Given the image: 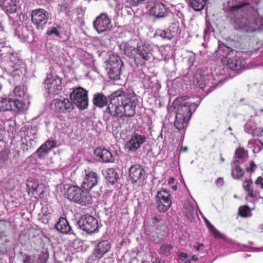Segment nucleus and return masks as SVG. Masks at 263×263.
I'll return each instance as SVG.
<instances>
[{
    "instance_id": "obj_1",
    "label": "nucleus",
    "mask_w": 263,
    "mask_h": 263,
    "mask_svg": "<svg viewBox=\"0 0 263 263\" xmlns=\"http://www.w3.org/2000/svg\"><path fill=\"white\" fill-rule=\"evenodd\" d=\"M253 8L249 2L241 3L229 7L230 24L235 31L242 34H247L253 33L259 28L263 21L261 17H258L253 21L244 15L245 11Z\"/></svg>"
},
{
    "instance_id": "obj_2",
    "label": "nucleus",
    "mask_w": 263,
    "mask_h": 263,
    "mask_svg": "<svg viewBox=\"0 0 263 263\" xmlns=\"http://www.w3.org/2000/svg\"><path fill=\"white\" fill-rule=\"evenodd\" d=\"M138 100L128 93L118 90L110 96L106 111L114 117H134Z\"/></svg>"
},
{
    "instance_id": "obj_3",
    "label": "nucleus",
    "mask_w": 263,
    "mask_h": 263,
    "mask_svg": "<svg viewBox=\"0 0 263 263\" xmlns=\"http://www.w3.org/2000/svg\"><path fill=\"white\" fill-rule=\"evenodd\" d=\"M183 98H178L174 101L175 105L177 104L176 110V117L174 125L179 130L185 128L193 113L197 107L196 104L185 102L183 104L180 103Z\"/></svg>"
},
{
    "instance_id": "obj_4",
    "label": "nucleus",
    "mask_w": 263,
    "mask_h": 263,
    "mask_svg": "<svg viewBox=\"0 0 263 263\" xmlns=\"http://www.w3.org/2000/svg\"><path fill=\"white\" fill-rule=\"evenodd\" d=\"M89 191L81 186L71 185L67 189V198L69 200L82 206L88 205L92 202V196Z\"/></svg>"
},
{
    "instance_id": "obj_5",
    "label": "nucleus",
    "mask_w": 263,
    "mask_h": 263,
    "mask_svg": "<svg viewBox=\"0 0 263 263\" xmlns=\"http://www.w3.org/2000/svg\"><path fill=\"white\" fill-rule=\"evenodd\" d=\"M69 97L73 104H75L80 110H83L88 107V92L84 88L81 87L73 88Z\"/></svg>"
},
{
    "instance_id": "obj_6",
    "label": "nucleus",
    "mask_w": 263,
    "mask_h": 263,
    "mask_svg": "<svg viewBox=\"0 0 263 263\" xmlns=\"http://www.w3.org/2000/svg\"><path fill=\"white\" fill-rule=\"evenodd\" d=\"M123 66V62L119 57L110 58L106 67L109 78L114 80H119Z\"/></svg>"
},
{
    "instance_id": "obj_7",
    "label": "nucleus",
    "mask_w": 263,
    "mask_h": 263,
    "mask_svg": "<svg viewBox=\"0 0 263 263\" xmlns=\"http://www.w3.org/2000/svg\"><path fill=\"white\" fill-rule=\"evenodd\" d=\"M62 79L57 76L47 74L45 80V88L49 95H58L62 90Z\"/></svg>"
},
{
    "instance_id": "obj_8",
    "label": "nucleus",
    "mask_w": 263,
    "mask_h": 263,
    "mask_svg": "<svg viewBox=\"0 0 263 263\" xmlns=\"http://www.w3.org/2000/svg\"><path fill=\"white\" fill-rule=\"evenodd\" d=\"M51 106L55 112L61 114L70 112L74 108L72 102L68 98L53 99Z\"/></svg>"
},
{
    "instance_id": "obj_9",
    "label": "nucleus",
    "mask_w": 263,
    "mask_h": 263,
    "mask_svg": "<svg viewBox=\"0 0 263 263\" xmlns=\"http://www.w3.org/2000/svg\"><path fill=\"white\" fill-rule=\"evenodd\" d=\"M224 50L226 53V58L227 59V65L230 69L233 70H238L240 69L244 64L242 60L237 56L231 58L230 55L233 54L235 51L233 50L229 47L222 46L219 47V50Z\"/></svg>"
},
{
    "instance_id": "obj_10",
    "label": "nucleus",
    "mask_w": 263,
    "mask_h": 263,
    "mask_svg": "<svg viewBox=\"0 0 263 263\" xmlns=\"http://www.w3.org/2000/svg\"><path fill=\"white\" fill-rule=\"evenodd\" d=\"M78 224L80 229L88 233H93L98 228L97 219L88 215L81 216L78 221Z\"/></svg>"
},
{
    "instance_id": "obj_11",
    "label": "nucleus",
    "mask_w": 263,
    "mask_h": 263,
    "mask_svg": "<svg viewBox=\"0 0 263 263\" xmlns=\"http://www.w3.org/2000/svg\"><path fill=\"white\" fill-rule=\"evenodd\" d=\"M49 19V13L43 9H38L32 11L31 20L38 30H43Z\"/></svg>"
},
{
    "instance_id": "obj_12",
    "label": "nucleus",
    "mask_w": 263,
    "mask_h": 263,
    "mask_svg": "<svg viewBox=\"0 0 263 263\" xmlns=\"http://www.w3.org/2000/svg\"><path fill=\"white\" fill-rule=\"evenodd\" d=\"M157 208L160 212L166 211L172 205L169 192L162 190L157 193L156 197Z\"/></svg>"
},
{
    "instance_id": "obj_13",
    "label": "nucleus",
    "mask_w": 263,
    "mask_h": 263,
    "mask_svg": "<svg viewBox=\"0 0 263 263\" xmlns=\"http://www.w3.org/2000/svg\"><path fill=\"white\" fill-rule=\"evenodd\" d=\"M94 29L99 34L110 30L112 25L111 20L106 13H102L93 22Z\"/></svg>"
},
{
    "instance_id": "obj_14",
    "label": "nucleus",
    "mask_w": 263,
    "mask_h": 263,
    "mask_svg": "<svg viewBox=\"0 0 263 263\" xmlns=\"http://www.w3.org/2000/svg\"><path fill=\"white\" fill-rule=\"evenodd\" d=\"M146 172L140 165L135 164L129 168V178L131 182L140 185L145 178Z\"/></svg>"
},
{
    "instance_id": "obj_15",
    "label": "nucleus",
    "mask_w": 263,
    "mask_h": 263,
    "mask_svg": "<svg viewBox=\"0 0 263 263\" xmlns=\"http://www.w3.org/2000/svg\"><path fill=\"white\" fill-rule=\"evenodd\" d=\"M84 178L81 187L84 189L91 190L98 184L99 176L98 174L89 167L84 171Z\"/></svg>"
},
{
    "instance_id": "obj_16",
    "label": "nucleus",
    "mask_w": 263,
    "mask_h": 263,
    "mask_svg": "<svg viewBox=\"0 0 263 263\" xmlns=\"http://www.w3.org/2000/svg\"><path fill=\"white\" fill-rule=\"evenodd\" d=\"M111 245L108 240H103L99 242L93 249L92 255L96 259L99 260L109 252Z\"/></svg>"
},
{
    "instance_id": "obj_17",
    "label": "nucleus",
    "mask_w": 263,
    "mask_h": 263,
    "mask_svg": "<svg viewBox=\"0 0 263 263\" xmlns=\"http://www.w3.org/2000/svg\"><path fill=\"white\" fill-rule=\"evenodd\" d=\"M168 12V9L165 5L160 2H156L149 10L151 15L156 18H160L167 16Z\"/></svg>"
},
{
    "instance_id": "obj_18",
    "label": "nucleus",
    "mask_w": 263,
    "mask_h": 263,
    "mask_svg": "<svg viewBox=\"0 0 263 263\" xmlns=\"http://www.w3.org/2000/svg\"><path fill=\"white\" fill-rule=\"evenodd\" d=\"M94 155L103 163H112L115 160L112 153L105 148L97 147L94 151Z\"/></svg>"
},
{
    "instance_id": "obj_19",
    "label": "nucleus",
    "mask_w": 263,
    "mask_h": 263,
    "mask_svg": "<svg viewBox=\"0 0 263 263\" xmlns=\"http://www.w3.org/2000/svg\"><path fill=\"white\" fill-rule=\"evenodd\" d=\"M210 81L209 76L202 69L197 70L194 76V84L200 88L206 86Z\"/></svg>"
},
{
    "instance_id": "obj_20",
    "label": "nucleus",
    "mask_w": 263,
    "mask_h": 263,
    "mask_svg": "<svg viewBox=\"0 0 263 263\" xmlns=\"http://www.w3.org/2000/svg\"><path fill=\"white\" fill-rule=\"evenodd\" d=\"M146 139L144 135H140L135 133L127 143V148L129 151L135 152L146 141Z\"/></svg>"
},
{
    "instance_id": "obj_21",
    "label": "nucleus",
    "mask_w": 263,
    "mask_h": 263,
    "mask_svg": "<svg viewBox=\"0 0 263 263\" xmlns=\"http://www.w3.org/2000/svg\"><path fill=\"white\" fill-rule=\"evenodd\" d=\"M56 142L54 140H48L36 150V154L40 159H44L49 152L56 147Z\"/></svg>"
},
{
    "instance_id": "obj_22",
    "label": "nucleus",
    "mask_w": 263,
    "mask_h": 263,
    "mask_svg": "<svg viewBox=\"0 0 263 263\" xmlns=\"http://www.w3.org/2000/svg\"><path fill=\"white\" fill-rule=\"evenodd\" d=\"M137 55L143 61H147L151 59L149 46L145 43H140L136 47V55Z\"/></svg>"
},
{
    "instance_id": "obj_23",
    "label": "nucleus",
    "mask_w": 263,
    "mask_h": 263,
    "mask_svg": "<svg viewBox=\"0 0 263 263\" xmlns=\"http://www.w3.org/2000/svg\"><path fill=\"white\" fill-rule=\"evenodd\" d=\"M120 48L127 57L130 58L135 57L136 48L133 45L132 41L122 43L120 45Z\"/></svg>"
},
{
    "instance_id": "obj_24",
    "label": "nucleus",
    "mask_w": 263,
    "mask_h": 263,
    "mask_svg": "<svg viewBox=\"0 0 263 263\" xmlns=\"http://www.w3.org/2000/svg\"><path fill=\"white\" fill-rule=\"evenodd\" d=\"M55 228L59 232L63 234H68L71 230V227L67 220L61 217L55 226Z\"/></svg>"
},
{
    "instance_id": "obj_25",
    "label": "nucleus",
    "mask_w": 263,
    "mask_h": 263,
    "mask_svg": "<svg viewBox=\"0 0 263 263\" xmlns=\"http://www.w3.org/2000/svg\"><path fill=\"white\" fill-rule=\"evenodd\" d=\"M0 6L4 10L10 13L16 11L15 0H0Z\"/></svg>"
},
{
    "instance_id": "obj_26",
    "label": "nucleus",
    "mask_w": 263,
    "mask_h": 263,
    "mask_svg": "<svg viewBox=\"0 0 263 263\" xmlns=\"http://www.w3.org/2000/svg\"><path fill=\"white\" fill-rule=\"evenodd\" d=\"M245 174V172L240 166V162L238 160L233 162L231 175L235 179H239Z\"/></svg>"
},
{
    "instance_id": "obj_27",
    "label": "nucleus",
    "mask_w": 263,
    "mask_h": 263,
    "mask_svg": "<svg viewBox=\"0 0 263 263\" xmlns=\"http://www.w3.org/2000/svg\"><path fill=\"white\" fill-rule=\"evenodd\" d=\"M92 102L95 106L102 108L107 105V99L102 93H97L94 95Z\"/></svg>"
},
{
    "instance_id": "obj_28",
    "label": "nucleus",
    "mask_w": 263,
    "mask_h": 263,
    "mask_svg": "<svg viewBox=\"0 0 263 263\" xmlns=\"http://www.w3.org/2000/svg\"><path fill=\"white\" fill-rule=\"evenodd\" d=\"M12 99L0 97V111H6L12 110Z\"/></svg>"
},
{
    "instance_id": "obj_29",
    "label": "nucleus",
    "mask_w": 263,
    "mask_h": 263,
    "mask_svg": "<svg viewBox=\"0 0 263 263\" xmlns=\"http://www.w3.org/2000/svg\"><path fill=\"white\" fill-rule=\"evenodd\" d=\"M207 0H189V5L195 11H200L203 9Z\"/></svg>"
},
{
    "instance_id": "obj_30",
    "label": "nucleus",
    "mask_w": 263,
    "mask_h": 263,
    "mask_svg": "<svg viewBox=\"0 0 263 263\" xmlns=\"http://www.w3.org/2000/svg\"><path fill=\"white\" fill-rule=\"evenodd\" d=\"M173 248V247L171 244L163 243L160 247L159 253L166 257L169 256L171 254V251Z\"/></svg>"
},
{
    "instance_id": "obj_31",
    "label": "nucleus",
    "mask_w": 263,
    "mask_h": 263,
    "mask_svg": "<svg viewBox=\"0 0 263 263\" xmlns=\"http://www.w3.org/2000/svg\"><path fill=\"white\" fill-rule=\"evenodd\" d=\"M154 37H160L167 40H171L173 38L168 29L164 30L158 29L156 30L154 34Z\"/></svg>"
},
{
    "instance_id": "obj_32",
    "label": "nucleus",
    "mask_w": 263,
    "mask_h": 263,
    "mask_svg": "<svg viewBox=\"0 0 263 263\" xmlns=\"http://www.w3.org/2000/svg\"><path fill=\"white\" fill-rule=\"evenodd\" d=\"M238 214L242 217H249L252 215L248 205L240 206L238 209Z\"/></svg>"
},
{
    "instance_id": "obj_33",
    "label": "nucleus",
    "mask_w": 263,
    "mask_h": 263,
    "mask_svg": "<svg viewBox=\"0 0 263 263\" xmlns=\"http://www.w3.org/2000/svg\"><path fill=\"white\" fill-rule=\"evenodd\" d=\"M204 221L208 229V230L213 235L215 238H219L221 236L219 232L212 225L210 222L206 219L204 218Z\"/></svg>"
},
{
    "instance_id": "obj_34",
    "label": "nucleus",
    "mask_w": 263,
    "mask_h": 263,
    "mask_svg": "<svg viewBox=\"0 0 263 263\" xmlns=\"http://www.w3.org/2000/svg\"><path fill=\"white\" fill-rule=\"evenodd\" d=\"M106 178L108 182L114 184L117 181V174L113 168H108L107 171Z\"/></svg>"
},
{
    "instance_id": "obj_35",
    "label": "nucleus",
    "mask_w": 263,
    "mask_h": 263,
    "mask_svg": "<svg viewBox=\"0 0 263 263\" xmlns=\"http://www.w3.org/2000/svg\"><path fill=\"white\" fill-rule=\"evenodd\" d=\"M179 28V22L178 21L172 23L167 28L173 37H175L178 31Z\"/></svg>"
},
{
    "instance_id": "obj_36",
    "label": "nucleus",
    "mask_w": 263,
    "mask_h": 263,
    "mask_svg": "<svg viewBox=\"0 0 263 263\" xmlns=\"http://www.w3.org/2000/svg\"><path fill=\"white\" fill-rule=\"evenodd\" d=\"M253 183L252 180H245L243 183L244 190L248 192L250 197H254L253 190L251 189V185Z\"/></svg>"
},
{
    "instance_id": "obj_37",
    "label": "nucleus",
    "mask_w": 263,
    "mask_h": 263,
    "mask_svg": "<svg viewBox=\"0 0 263 263\" xmlns=\"http://www.w3.org/2000/svg\"><path fill=\"white\" fill-rule=\"evenodd\" d=\"M11 105H12V109H13V106L18 111L24 110L26 106V104L24 102L17 100H13V99H12Z\"/></svg>"
},
{
    "instance_id": "obj_38",
    "label": "nucleus",
    "mask_w": 263,
    "mask_h": 263,
    "mask_svg": "<svg viewBox=\"0 0 263 263\" xmlns=\"http://www.w3.org/2000/svg\"><path fill=\"white\" fill-rule=\"evenodd\" d=\"M235 155L237 158L242 159L246 157H248V151L245 150L243 147H239L237 148L235 152Z\"/></svg>"
},
{
    "instance_id": "obj_39",
    "label": "nucleus",
    "mask_w": 263,
    "mask_h": 263,
    "mask_svg": "<svg viewBox=\"0 0 263 263\" xmlns=\"http://www.w3.org/2000/svg\"><path fill=\"white\" fill-rule=\"evenodd\" d=\"M13 93L16 97H23L25 94V91L24 85L16 86L14 90Z\"/></svg>"
},
{
    "instance_id": "obj_40",
    "label": "nucleus",
    "mask_w": 263,
    "mask_h": 263,
    "mask_svg": "<svg viewBox=\"0 0 263 263\" xmlns=\"http://www.w3.org/2000/svg\"><path fill=\"white\" fill-rule=\"evenodd\" d=\"M48 258V254L47 252H42L37 257L36 263H46Z\"/></svg>"
},
{
    "instance_id": "obj_41",
    "label": "nucleus",
    "mask_w": 263,
    "mask_h": 263,
    "mask_svg": "<svg viewBox=\"0 0 263 263\" xmlns=\"http://www.w3.org/2000/svg\"><path fill=\"white\" fill-rule=\"evenodd\" d=\"M9 159V155L6 153H2L0 156V165H3L7 163Z\"/></svg>"
},
{
    "instance_id": "obj_42",
    "label": "nucleus",
    "mask_w": 263,
    "mask_h": 263,
    "mask_svg": "<svg viewBox=\"0 0 263 263\" xmlns=\"http://www.w3.org/2000/svg\"><path fill=\"white\" fill-rule=\"evenodd\" d=\"M46 34L49 36L54 34L56 36H59L60 35L59 30L56 27H53L50 30H47Z\"/></svg>"
},
{
    "instance_id": "obj_43",
    "label": "nucleus",
    "mask_w": 263,
    "mask_h": 263,
    "mask_svg": "<svg viewBox=\"0 0 263 263\" xmlns=\"http://www.w3.org/2000/svg\"><path fill=\"white\" fill-rule=\"evenodd\" d=\"M7 222H6V227L5 228L3 229H0L1 232H0V239H3L4 238H6L8 236V233L7 231Z\"/></svg>"
},
{
    "instance_id": "obj_44",
    "label": "nucleus",
    "mask_w": 263,
    "mask_h": 263,
    "mask_svg": "<svg viewBox=\"0 0 263 263\" xmlns=\"http://www.w3.org/2000/svg\"><path fill=\"white\" fill-rule=\"evenodd\" d=\"M263 133V128L262 127H258L256 128L253 132L251 133V135L252 137L258 136L260 137L262 136V133Z\"/></svg>"
},
{
    "instance_id": "obj_45",
    "label": "nucleus",
    "mask_w": 263,
    "mask_h": 263,
    "mask_svg": "<svg viewBox=\"0 0 263 263\" xmlns=\"http://www.w3.org/2000/svg\"><path fill=\"white\" fill-rule=\"evenodd\" d=\"M29 146L27 143L22 142L21 144V148L24 152L28 151L30 149Z\"/></svg>"
},
{
    "instance_id": "obj_46",
    "label": "nucleus",
    "mask_w": 263,
    "mask_h": 263,
    "mask_svg": "<svg viewBox=\"0 0 263 263\" xmlns=\"http://www.w3.org/2000/svg\"><path fill=\"white\" fill-rule=\"evenodd\" d=\"M255 167H256V164L253 161H252L250 163V166L246 168V171L249 173L253 172H254L253 168Z\"/></svg>"
},
{
    "instance_id": "obj_47",
    "label": "nucleus",
    "mask_w": 263,
    "mask_h": 263,
    "mask_svg": "<svg viewBox=\"0 0 263 263\" xmlns=\"http://www.w3.org/2000/svg\"><path fill=\"white\" fill-rule=\"evenodd\" d=\"M177 256L179 257L180 259L183 260L187 258L188 254L187 253L185 252H179L177 253Z\"/></svg>"
},
{
    "instance_id": "obj_48",
    "label": "nucleus",
    "mask_w": 263,
    "mask_h": 263,
    "mask_svg": "<svg viewBox=\"0 0 263 263\" xmlns=\"http://www.w3.org/2000/svg\"><path fill=\"white\" fill-rule=\"evenodd\" d=\"M224 183V180L223 178L219 177L216 181V184L218 186H221Z\"/></svg>"
},
{
    "instance_id": "obj_49",
    "label": "nucleus",
    "mask_w": 263,
    "mask_h": 263,
    "mask_svg": "<svg viewBox=\"0 0 263 263\" xmlns=\"http://www.w3.org/2000/svg\"><path fill=\"white\" fill-rule=\"evenodd\" d=\"M262 180H263L262 177L261 176H259L257 177V179L256 180L255 183L257 185H260V183H261L262 182Z\"/></svg>"
},
{
    "instance_id": "obj_50",
    "label": "nucleus",
    "mask_w": 263,
    "mask_h": 263,
    "mask_svg": "<svg viewBox=\"0 0 263 263\" xmlns=\"http://www.w3.org/2000/svg\"><path fill=\"white\" fill-rule=\"evenodd\" d=\"M6 224V221L4 220H0V229L5 228Z\"/></svg>"
},
{
    "instance_id": "obj_51",
    "label": "nucleus",
    "mask_w": 263,
    "mask_h": 263,
    "mask_svg": "<svg viewBox=\"0 0 263 263\" xmlns=\"http://www.w3.org/2000/svg\"><path fill=\"white\" fill-rule=\"evenodd\" d=\"M203 245L202 243H198L197 246H194V248L196 250L199 251L201 248H203Z\"/></svg>"
},
{
    "instance_id": "obj_52",
    "label": "nucleus",
    "mask_w": 263,
    "mask_h": 263,
    "mask_svg": "<svg viewBox=\"0 0 263 263\" xmlns=\"http://www.w3.org/2000/svg\"><path fill=\"white\" fill-rule=\"evenodd\" d=\"M175 181V179L173 177L170 178L168 180V183L170 184H173Z\"/></svg>"
},
{
    "instance_id": "obj_53",
    "label": "nucleus",
    "mask_w": 263,
    "mask_h": 263,
    "mask_svg": "<svg viewBox=\"0 0 263 263\" xmlns=\"http://www.w3.org/2000/svg\"><path fill=\"white\" fill-rule=\"evenodd\" d=\"M191 259L193 261H196L198 260V257L196 255H194L192 256Z\"/></svg>"
},
{
    "instance_id": "obj_54",
    "label": "nucleus",
    "mask_w": 263,
    "mask_h": 263,
    "mask_svg": "<svg viewBox=\"0 0 263 263\" xmlns=\"http://www.w3.org/2000/svg\"><path fill=\"white\" fill-rule=\"evenodd\" d=\"M4 31V26L2 24V22L1 21H0V31Z\"/></svg>"
},
{
    "instance_id": "obj_55",
    "label": "nucleus",
    "mask_w": 263,
    "mask_h": 263,
    "mask_svg": "<svg viewBox=\"0 0 263 263\" xmlns=\"http://www.w3.org/2000/svg\"><path fill=\"white\" fill-rule=\"evenodd\" d=\"M187 147H182L181 148V151L183 152L187 151Z\"/></svg>"
},
{
    "instance_id": "obj_56",
    "label": "nucleus",
    "mask_w": 263,
    "mask_h": 263,
    "mask_svg": "<svg viewBox=\"0 0 263 263\" xmlns=\"http://www.w3.org/2000/svg\"><path fill=\"white\" fill-rule=\"evenodd\" d=\"M154 219L155 220V221L156 222H159V221H160V220H159V219L157 217H156V216H155V217H154Z\"/></svg>"
},
{
    "instance_id": "obj_57",
    "label": "nucleus",
    "mask_w": 263,
    "mask_h": 263,
    "mask_svg": "<svg viewBox=\"0 0 263 263\" xmlns=\"http://www.w3.org/2000/svg\"><path fill=\"white\" fill-rule=\"evenodd\" d=\"M153 263H165L164 261L162 260H159L158 261L153 262Z\"/></svg>"
},
{
    "instance_id": "obj_58",
    "label": "nucleus",
    "mask_w": 263,
    "mask_h": 263,
    "mask_svg": "<svg viewBox=\"0 0 263 263\" xmlns=\"http://www.w3.org/2000/svg\"><path fill=\"white\" fill-rule=\"evenodd\" d=\"M3 139V136L2 133V129L0 128V140H1Z\"/></svg>"
},
{
    "instance_id": "obj_59",
    "label": "nucleus",
    "mask_w": 263,
    "mask_h": 263,
    "mask_svg": "<svg viewBox=\"0 0 263 263\" xmlns=\"http://www.w3.org/2000/svg\"><path fill=\"white\" fill-rule=\"evenodd\" d=\"M185 263H191V260L189 259H187L185 261Z\"/></svg>"
},
{
    "instance_id": "obj_60",
    "label": "nucleus",
    "mask_w": 263,
    "mask_h": 263,
    "mask_svg": "<svg viewBox=\"0 0 263 263\" xmlns=\"http://www.w3.org/2000/svg\"><path fill=\"white\" fill-rule=\"evenodd\" d=\"M142 263H150V262L148 261L143 260L142 261Z\"/></svg>"
},
{
    "instance_id": "obj_61",
    "label": "nucleus",
    "mask_w": 263,
    "mask_h": 263,
    "mask_svg": "<svg viewBox=\"0 0 263 263\" xmlns=\"http://www.w3.org/2000/svg\"><path fill=\"white\" fill-rule=\"evenodd\" d=\"M261 188L263 189V182L260 184Z\"/></svg>"
},
{
    "instance_id": "obj_62",
    "label": "nucleus",
    "mask_w": 263,
    "mask_h": 263,
    "mask_svg": "<svg viewBox=\"0 0 263 263\" xmlns=\"http://www.w3.org/2000/svg\"><path fill=\"white\" fill-rule=\"evenodd\" d=\"M176 187H177L176 186H175V187H174V186H173V189H174V190H175V189H176Z\"/></svg>"
},
{
    "instance_id": "obj_63",
    "label": "nucleus",
    "mask_w": 263,
    "mask_h": 263,
    "mask_svg": "<svg viewBox=\"0 0 263 263\" xmlns=\"http://www.w3.org/2000/svg\"><path fill=\"white\" fill-rule=\"evenodd\" d=\"M64 7H65V8H67L68 7L67 5L66 6H64Z\"/></svg>"
}]
</instances>
